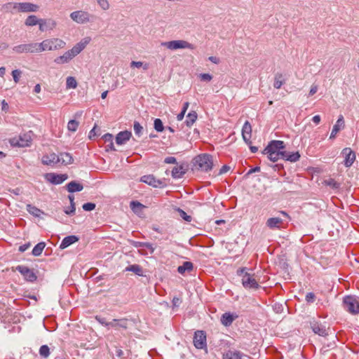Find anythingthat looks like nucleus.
Instances as JSON below:
<instances>
[{"label": "nucleus", "mask_w": 359, "mask_h": 359, "mask_svg": "<svg viewBox=\"0 0 359 359\" xmlns=\"http://www.w3.org/2000/svg\"><path fill=\"white\" fill-rule=\"evenodd\" d=\"M88 43V39H84L79 43H76L71 50H67L62 55L56 57L54 60V62L58 65L68 63L86 48Z\"/></svg>", "instance_id": "nucleus-1"}, {"label": "nucleus", "mask_w": 359, "mask_h": 359, "mask_svg": "<svg viewBox=\"0 0 359 359\" xmlns=\"http://www.w3.org/2000/svg\"><path fill=\"white\" fill-rule=\"evenodd\" d=\"M194 167L202 172H209L213 168L212 156L208 154L198 155L194 158Z\"/></svg>", "instance_id": "nucleus-2"}, {"label": "nucleus", "mask_w": 359, "mask_h": 359, "mask_svg": "<svg viewBox=\"0 0 359 359\" xmlns=\"http://www.w3.org/2000/svg\"><path fill=\"white\" fill-rule=\"evenodd\" d=\"M65 44V42L60 39H46L41 43H38V50L39 53L45 50H57L63 48Z\"/></svg>", "instance_id": "nucleus-3"}, {"label": "nucleus", "mask_w": 359, "mask_h": 359, "mask_svg": "<svg viewBox=\"0 0 359 359\" xmlns=\"http://www.w3.org/2000/svg\"><path fill=\"white\" fill-rule=\"evenodd\" d=\"M32 132L29 131L23 134H20L18 137L11 138L10 143L13 147H29L32 140Z\"/></svg>", "instance_id": "nucleus-4"}, {"label": "nucleus", "mask_w": 359, "mask_h": 359, "mask_svg": "<svg viewBox=\"0 0 359 359\" xmlns=\"http://www.w3.org/2000/svg\"><path fill=\"white\" fill-rule=\"evenodd\" d=\"M344 307L346 311L351 314L359 313V300L355 296H346L343 300Z\"/></svg>", "instance_id": "nucleus-5"}, {"label": "nucleus", "mask_w": 359, "mask_h": 359, "mask_svg": "<svg viewBox=\"0 0 359 359\" xmlns=\"http://www.w3.org/2000/svg\"><path fill=\"white\" fill-rule=\"evenodd\" d=\"M161 46L170 50H177L184 48L194 50L195 48L194 45L184 40H174L170 41L162 42Z\"/></svg>", "instance_id": "nucleus-6"}, {"label": "nucleus", "mask_w": 359, "mask_h": 359, "mask_svg": "<svg viewBox=\"0 0 359 359\" xmlns=\"http://www.w3.org/2000/svg\"><path fill=\"white\" fill-rule=\"evenodd\" d=\"M38 43H22L13 47V51L18 54L37 53L39 52Z\"/></svg>", "instance_id": "nucleus-7"}, {"label": "nucleus", "mask_w": 359, "mask_h": 359, "mask_svg": "<svg viewBox=\"0 0 359 359\" xmlns=\"http://www.w3.org/2000/svg\"><path fill=\"white\" fill-rule=\"evenodd\" d=\"M15 7L20 13H35L39 10V6L30 2H15Z\"/></svg>", "instance_id": "nucleus-8"}, {"label": "nucleus", "mask_w": 359, "mask_h": 359, "mask_svg": "<svg viewBox=\"0 0 359 359\" xmlns=\"http://www.w3.org/2000/svg\"><path fill=\"white\" fill-rule=\"evenodd\" d=\"M194 344L198 349L206 348V334L204 331L198 330L195 332L194 337Z\"/></svg>", "instance_id": "nucleus-9"}, {"label": "nucleus", "mask_w": 359, "mask_h": 359, "mask_svg": "<svg viewBox=\"0 0 359 359\" xmlns=\"http://www.w3.org/2000/svg\"><path fill=\"white\" fill-rule=\"evenodd\" d=\"M140 181L155 188L164 187L166 185L164 181L156 179L153 175H144L141 177Z\"/></svg>", "instance_id": "nucleus-10"}, {"label": "nucleus", "mask_w": 359, "mask_h": 359, "mask_svg": "<svg viewBox=\"0 0 359 359\" xmlns=\"http://www.w3.org/2000/svg\"><path fill=\"white\" fill-rule=\"evenodd\" d=\"M16 270L20 272L27 281L34 282L36 280L37 277L33 270L29 269L27 266L20 265L16 267Z\"/></svg>", "instance_id": "nucleus-11"}, {"label": "nucleus", "mask_w": 359, "mask_h": 359, "mask_svg": "<svg viewBox=\"0 0 359 359\" xmlns=\"http://www.w3.org/2000/svg\"><path fill=\"white\" fill-rule=\"evenodd\" d=\"M242 284L246 289H257L259 287L257 281L247 272L242 278Z\"/></svg>", "instance_id": "nucleus-12"}, {"label": "nucleus", "mask_w": 359, "mask_h": 359, "mask_svg": "<svg viewBox=\"0 0 359 359\" xmlns=\"http://www.w3.org/2000/svg\"><path fill=\"white\" fill-rule=\"evenodd\" d=\"M344 157V165L347 168L351 167L355 160V152L349 147L344 148L341 151Z\"/></svg>", "instance_id": "nucleus-13"}, {"label": "nucleus", "mask_w": 359, "mask_h": 359, "mask_svg": "<svg viewBox=\"0 0 359 359\" xmlns=\"http://www.w3.org/2000/svg\"><path fill=\"white\" fill-rule=\"evenodd\" d=\"M285 148V144L280 140H273L269 142L268 146L264 149L263 153H269L270 151L284 152L281 151Z\"/></svg>", "instance_id": "nucleus-14"}, {"label": "nucleus", "mask_w": 359, "mask_h": 359, "mask_svg": "<svg viewBox=\"0 0 359 359\" xmlns=\"http://www.w3.org/2000/svg\"><path fill=\"white\" fill-rule=\"evenodd\" d=\"M71 18L77 23H84L89 20L90 15L88 12L77 11L70 14Z\"/></svg>", "instance_id": "nucleus-15"}, {"label": "nucleus", "mask_w": 359, "mask_h": 359, "mask_svg": "<svg viewBox=\"0 0 359 359\" xmlns=\"http://www.w3.org/2000/svg\"><path fill=\"white\" fill-rule=\"evenodd\" d=\"M284 219L278 217H270L266 222V226L272 230L283 228Z\"/></svg>", "instance_id": "nucleus-16"}, {"label": "nucleus", "mask_w": 359, "mask_h": 359, "mask_svg": "<svg viewBox=\"0 0 359 359\" xmlns=\"http://www.w3.org/2000/svg\"><path fill=\"white\" fill-rule=\"evenodd\" d=\"M46 179L53 184H60L65 181L68 176L67 174L48 173Z\"/></svg>", "instance_id": "nucleus-17"}, {"label": "nucleus", "mask_w": 359, "mask_h": 359, "mask_svg": "<svg viewBox=\"0 0 359 359\" xmlns=\"http://www.w3.org/2000/svg\"><path fill=\"white\" fill-rule=\"evenodd\" d=\"M252 126L248 121H246L242 128V137L246 144H251Z\"/></svg>", "instance_id": "nucleus-18"}, {"label": "nucleus", "mask_w": 359, "mask_h": 359, "mask_svg": "<svg viewBox=\"0 0 359 359\" xmlns=\"http://www.w3.org/2000/svg\"><path fill=\"white\" fill-rule=\"evenodd\" d=\"M345 127V122L344 119V116L342 115H339V118L334 125L333 128L332 130L330 139H334L337 134Z\"/></svg>", "instance_id": "nucleus-19"}, {"label": "nucleus", "mask_w": 359, "mask_h": 359, "mask_svg": "<svg viewBox=\"0 0 359 359\" xmlns=\"http://www.w3.org/2000/svg\"><path fill=\"white\" fill-rule=\"evenodd\" d=\"M56 22L52 19H41L39 24V30L45 32L52 30L55 27Z\"/></svg>", "instance_id": "nucleus-20"}, {"label": "nucleus", "mask_w": 359, "mask_h": 359, "mask_svg": "<svg viewBox=\"0 0 359 359\" xmlns=\"http://www.w3.org/2000/svg\"><path fill=\"white\" fill-rule=\"evenodd\" d=\"M42 163L47 165H53L59 163L58 155L55 153L44 155L42 157Z\"/></svg>", "instance_id": "nucleus-21"}, {"label": "nucleus", "mask_w": 359, "mask_h": 359, "mask_svg": "<svg viewBox=\"0 0 359 359\" xmlns=\"http://www.w3.org/2000/svg\"><path fill=\"white\" fill-rule=\"evenodd\" d=\"M114 327L115 329H118L119 327L127 329L128 328V319L126 318H121V319H113L112 321L109 322V327Z\"/></svg>", "instance_id": "nucleus-22"}, {"label": "nucleus", "mask_w": 359, "mask_h": 359, "mask_svg": "<svg viewBox=\"0 0 359 359\" xmlns=\"http://www.w3.org/2000/svg\"><path fill=\"white\" fill-rule=\"evenodd\" d=\"M243 357H248L238 351L229 350L223 354L222 359H243Z\"/></svg>", "instance_id": "nucleus-23"}, {"label": "nucleus", "mask_w": 359, "mask_h": 359, "mask_svg": "<svg viewBox=\"0 0 359 359\" xmlns=\"http://www.w3.org/2000/svg\"><path fill=\"white\" fill-rule=\"evenodd\" d=\"M132 134L128 130L121 131L116 137V142L117 144L121 145L125 144L130 140Z\"/></svg>", "instance_id": "nucleus-24"}, {"label": "nucleus", "mask_w": 359, "mask_h": 359, "mask_svg": "<svg viewBox=\"0 0 359 359\" xmlns=\"http://www.w3.org/2000/svg\"><path fill=\"white\" fill-rule=\"evenodd\" d=\"M311 328L315 334L319 336L325 337L327 335V331L325 326L318 323H313L311 324Z\"/></svg>", "instance_id": "nucleus-25"}, {"label": "nucleus", "mask_w": 359, "mask_h": 359, "mask_svg": "<svg viewBox=\"0 0 359 359\" xmlns=\"http://www.w3.org/2000/svg\"><path fill=\"white\" fill-rule=\"evenodd\" d=\"M78 241H79V238L76 236L72 235V236H66L62 241V242L60 245V248L65 249V248L69 247V245H71L72 244H74V243L77 242Z\"/></svg>", "instance_id": "nucleus-26"}, {"label": "nucleus", "mask_w": 359, "mask_h": 359, "mask_svg": "<svg viewBox=\"0 0 359 359\" xmlns=\"http://www.w3.org/2000/svg\"><path fill=\"white\" fill-rule=\"evenodd\" d=\"M66 187L67 191L70 193L81 191L83 189V185L76 181L70 182L66 185Z\"/></svg>", "instance_id": "nucleus-27"}, {"label": "nucleus", "mask_w": 359, "mask_h": 359, "mask_svg": "<svg viewBox=\"0 0 359 359\" xmlns=\"http://www.w3.org/2000/svg\"><path fill=\"white\" fill-rule=\"evenodd\" d=\"M237 318L236 315H233L231 313H224L221 318L222 323L225 326H229L232 324L235 318Z\"/></svg>", "instance_id": "nucleus-28"}, {"label": "nucleus", "mask_w": 359, "mask_h": 359, "mask_svg": "<svg viewBox=\"0 0 359 359\" xmlns=\"http://www.w3.org/2000/svg\"><path fill=\"white\" fill-rule=\"evenodd\" d=\"M300 158V154L298 151L290 153L287 151H285L283 154V159L286 161H289L290 162H296L299 161Z\"/></svg>", "instance_id": "nucleus-29"}, {"label": "nucleus", "mask_w": 359, "mask_h": 359, "mask_svg": "<svg viewBox=\"0 0 359 359\" xmlns=\"http://www.w3.org/2000/svg\"><path fill=\"white\" fill-rule=\"evenodd\" d=\"M59 163L61 164L68 165L73 162V158L72 155L67 152L60 153L58 155Z\"/></svg>", "instance_id": "nucleus-30"}, {"label": "nucleus", "mask_w": 359, "mask_h": 359, "mask_svg": "<svg viewBox=\"0 0 359 359\" xmlns=\"http://www.w3.org/2000/svg\"><path fill=\"white\" fill-rule=\"evenodd\" d=\"M194 265L191 262H184L182 265L179 266L177 271L180 274H184L186 271L190 272L193 270Z\"/></svg>", "instance_id": "nucleus-31"}, {"label": "nucleus", "mask_w": 359, "mask_h": 359, "mask_svg": "<svg viewBox=\"0 0 359 359\" xmlns=\"http://www.w3.org/2000/svg\"><path fill=\"white\" fill-rule=\"evenodd\" d=\"M40 22H41V19L38 18L34 15H29L26 18V20L25 21V25L27 27H32V26H34L36 25H39Z\"/></svg>", "instance_id": "nucleus-32"}, {"label": "nucleus", "mask_w": 359, "mask_h": 359, "mask_svg": "<svg viewBox=\"0 0 359 359\" xmlns=\"http://www.w3.org/2000/svg\"><path fill=\"white\" fill-rule=\"evenodd\" d=\"M285 83V79L283 74L276 73L274 76L273 87L276 89H279Z\"/></svg>", "instance_id": "nucleus-33"}, {"label": "nucleus", "mask_w": 359, "mask_h": 359, "mask_svg": "<svg viewBox=\"0 0 359 359\" xmlns=\"http://www.w3.org/2000/svg\"><path fill=\"white\" fill-rule=\"evenodd\" d=\"M126 271H131L140 276H143L142 268L138 264H132L125 269Z\"/></svg>", "instance_id": "nucleus-34"}, {"label": "nucleus", "mask_w": 359, "mask_h": 359, "mask_svg": "<svg viewBox=\"0 0 359 359\" xmlns=\"http://www.w3.org/2000/svg\"><path fill=\"white\" fill-rule=\"evenodd\" d=\"M197 113L194 111H192L189 112L187 116L185 121V123L188 127H191L196 121L197 119Z\"/></svg>", "instance_id": "nucleus-35"}, {"label": "nucleus", "mask_w": 359, "mask_h": 359, "mask_svg": "<svg viewBox=\"0 0 359 359\" xmlns=\"http://www.w3.org/2000/svg\"><path fill=\"white\" fill-rule=\"evenodd\" d=\"M45 246H46V243L44 242L39 243L34 247V248L32 251V254L35 257H38V256L41 255Z\"/></svg>", "instance_id": "nucleus-36"}, {"label": "nucleus", "mask_w": 359, "mask_h": 359, "mask_svg": "<svg viewBox=\"0 0 359 359\" xmlns=\"http://www.w3.org/2000/svg\"><path fill=\"white\" fill-rule=\"evenodd\" d=\"M27 210L31 215L38 217H40L43 213V211H41L40 209L30 204L27 205Z\"/></svg>", "instance_id": "nucleus-37"}, {"label": "nucleus", "mask_w": 359, "mask_h": 359, "mask_svg": "<svg viewBox=\"0 0 359 359\" xmlns=\"http://www.w3.org/2000/svg\"><path fill=\"white\" fill-rule=\"evenodd\" d=\"M268 155V158L273 162L277 161L279 158H283V152L270 151L269 153H264Z\"/></svg>", "instance_id": "nucleus-38"}, {"label": "nucleus", "mask_w": 359, "mask_h": 359, "mask_svg": "<svg viewBox=\"0 0 359 359\" xmlns=\"http://www.w3.org/2000/svg\"><path fill=\"white\" fill-rule=\"evenodd\" d=\"M184 174L182 166H177L173 168L172 170V176L173 178H180Z\"/></svg>", "instance_id": "nucleus-39"}, {"label": "nucleus", "mask_w": 359, "mask_h": 359, "mask_svg": "<svg viewBox=\"0 0 359 359\" xmlns=\"http://www.w3.org/2000/svg\"><path fill=\"white\" fill-rule=\"evenodd\" d=\"M324 184L333 189H338L340 187V184L332 178L325 180Z\"/></svg>", "instance_id": "nucleus-40"}, {"label": "nucleus", "mask_w": 359, "mask_h": 359, "mask_svg": "<svg viewBox=\"0 0 359 359\" xmlns=\"http://www.w3.org/2000/svg\"><path fill=\"white\" fill-rule=\"evenodd\" d=\"M68 198H69V202H70L71 210H70V211L65 210V212L67 215H70L74 214L75 210H76L75 203H74V195H69Z\"/></svg>", "instance_id": "nucleus-41"}, {"label": "nucleus", "mask_w": 359, "mask_h": 359, "mask_svg": "<svg viewBox=\"0 0 359 359\" xmlns=\"http://www.w3.org/2000/svg\"><path fill=\"white\" fill-rule=\"evenodd\" d=\"M130 207L133 212H137L141 210L144 206L138 201H133L130 203Z\"/></svg>", "instance_id": "nucleus-42"}, {"label": "nucleus", "mask_w": 359, "mask_h": 359, "mask_svg": "<svg viewBox=\"0 0 359 359\" xmlns=\"http://www.w3.org/2000/svg\"><path fill=\"white\" fill-rule=\"evenodd\" d=\"M77 86V82L76 79L72 76L67 78L66 87L67 88H76Z\"/></svg>", "instance_id": "nucleus-43"}, {"label": "nucleus", "mask_w": 359, "mask_h": 359, "mask_svg": "<svg viewBox=\"0 0 359 359\" xmlns=\"http://www.w3.org/2000/svg\"><path fill=\"white\" fill-rule=\"evenodd\" d=\"M39 354L41 357L48 358L50 355V348L47 345H43L39 348Z\"/></svg>", "instance_id": "nucleus-44"}, {"label": "nucleus", "mask_w": 359, "mask_h": 359, "mask_svg": "<svg viewBox=\"0 0 359 359\" xmlns=\"http://www.w3.org/2000/svg\"><path fill=\"white\" fill-rule=\"evenodd\" d=\"M149 64L148 63H145L144 64L142 62H140V61H132L130 62V67H137V68H140V67H143V69L144 70H147L149 69Z\"/></svg>", "instance_id": "nucleus-45"}, {"label": "nucleus", "mask_w": 359, "mask_h": 359, "mask_svg": "<svg viewBox=\"0 0 359 359\" xmlns=\"http://www.w3.org/2000/svg\"><path fill=\"white\" fill-rule=\"evenodd\" d=\"M154 126L157 132H162L164 130L163 122L160 118H156L154 120Z\"/></svg>", "instance_id": "nucleus-46"}, {"label": "nucleus", "mask_w": 359, "mask_h": 359, "mask_svg": "<svg viewBox=\"0 0 359 359\" xmlns=\"http://www.w3.org/2000/svg\"><path fill=\"white\" fill-rule=\"evenodd\" d=\"M79 126V123L75 120H71L68 122L67 128L71 132H75Z\"/></svg>", "instance_id": "nucleus-47"}, {"label": "nucleus", "mask_w": 359, "mask_h": 359, "mask_svg": "<svg viewBox=\"0 0 359 359\" xmlns=\"http://www.w3.org/2000/svg\"><path fill=\"white\" fill-rule=\"evenodd\" d=\"M96 2L103 11H107L109 8L108 0H96Z\"/></svg>", "instance_id": "nucleus-48"}, {"label": "nucleus", "mask_w": 359, "mask_h": 359, "mask_svg": "<svg viewBox=\"0 0 359 359\" xmlns=\"http://www.w3.org/2000/svg\"><path fill=\"white\" fill-rule=\"evenodd\" d=\"M15 2H8L4 4L1 6V9L6 12L10 11L11 9L17 10V8L15 7Z\"/></svg>", "instance_id": "nucleus-49"}, {"label": "nucleus", "mask_w": 359, "mask_h": 359, "mask_svg": "<svg viewBox=\"0 0 359 359\" xmlns=\"http://www.w3.org/2000/svg\"><path fill=\"white\" fill-rule=\"evenodd\" d=\"M21 75L22 71L20 69H15L12 72V76L15 83L19 82Z\"/></svg>", "instance_id": "nucleus-50"}, {"label": "nucleus", "mask_w": 359, "mask_h": 359, "mask_svg": "<svg viewBox=\"0 0 359 359\" xmlns=\"http://www.w3.org/2000/svg\"><path fill=\"white\" fill-rule=\"evenodd\" d=\"M133 128H134V131H135V135H137V136L140 137L141 135L142 131L143 130L142 126L140 124L139 122L135 121Z\"/></svg>", "instance_id": "nucleus-51"}, {"label": "nucleus", "mask_w": 359, "mask_h": 359, "mask_svg": "<svg viewBox=\"0 0 359 359\" xmlns=\"http://www.w3.org/2000/svg\"><path fill=\"white\" fill-rule=\"evenodd\" d=\"M180 214V216L187 222H190L191 221V217L188 215L183 210L177 208V210Z\"/></svg>", "instance_id": "nucleus-52"}, {"label": "nucleus", "mask_w": 359, "mask_h": 359, "mask_svg": "<svg viewBox=\"0 0 359 359\" xmlns=\"http://www.w3.org/2000/svg\"><path fill=\"white\" fill-rule=\"evenodd\" d=\"M95 318L96 319V320L100 323L101 325L108 327H109V322L107 321L106 318H104V317H102L100 316H96L95 317Z\"/></svg>", "instance_id": "nucleus-53"}, {"label": "nucleus", "mask_w": 359, "mask_h": 359, "mask_svg": "<svg viewBox=\"0 0 359 359\" xmlns=\"http://www.w3.org/2000/svg\"><path fill=\"white\" fill-rule=\"evenodd\" d=\"M316 296L313 292H309L305 297V299L308 303H313L315 300Z\"/></svg>", "instance_id": "nucleus-54"}, {"label": "nucleus", "mask_w": 359, "mask_h": 359, "mask_svg": "<svg viewBox=\"0 0 359 359\" xmlns=\"http://www.w3.org/2000/svg\"><path fill=\"white\" fill-rule=\"evenodd\" d=\"M200 79L203 81H210L212 79V76L210 74L204 73L200 74Z\"/></svg>", "instance_id": "nucleus-55"}, {"label": "nucleus", "mask_w": 359, "mask_h": 359, "mask_svg": "<svg viewBox=\"0 0 359 359\" xmlns=\"http://www.w3.org/2000/svg\"><path fill=\"white\" fill-rule=\"evenodd\" d=\"M104 140V141L107 142H110V144H111V147H113V142H112V140H113V136L111 134H109V133H106L103 135L102 137Z\"/></svg>", "instance_id": "nucleus-56"}, {"label": "nucleus", "mask_w": 359, "mask_h": 359, "mask_svg": "<svg viewBox=\"0 0 359 359\" xmlns=\"http://www.w3.org/2000/svg\"><path fill=\"white\" fill-rule=\"evenodd\" d=\"M97 126L96 124L93 126V128H91V137H99L100 136V133H98Z\"/></svg>", "instance_id": "nucleus-57"}, {"label": "nucleus", "mask_w": 359, "mask_h": 359, "mask_svg": "<svg viewBox=\"0 0 359 359\" xmlns=\"http://www.w3.org/2000/svg\"><path fill=\"white\" fill-rule=\"evenodd\" d=\"M130 243H131V245L136 248H143V243L144 242H140V241H130Z\"/></svg>", "instance_id": "nucleus-58"}, {"label": "nucleus", "mask_w": 359, "mask_h": 359, "mask_svg": "<svg viewBox=\"0 0 359 359\" xmlns=\"http://www.w3.org/2000/svg\"><path fill=\"white\" fill-rule=\"evenodd\" d=\"M318 91V86L317 85H315V84H313L311 87V89L309 90V96H312L314 94L316 93V92Z\"/></svg>", "instance_id": "nucleus-59"}, {"label": "nucleus", "mask_w": 359, "mask_h": 359, "mask_svg": "<svg viewBox=\"0 0 359 359\" xmlns=\"http://www.w3.org/2000/svg\"><path fill=\"white\" fill-rule=\"evenodd\" d=\"M143 248H146L149 250L150 254H152L154 251V248L153 247L152 244L150 243H143Z\"/></svg>", "instance_id": "nucleus-60"}, {"label": "nucleus", "mask_w": 359, "mask_h": 359, "mask_svg": "<svg viewBox=\"0 0 359 359\" xmlns=\"http://www.w3.org/2000/svg\"><path fill=\"white\" fill-rule=\"evenodd\" d=\"M164 162L165 163H175L177 162V160L175 157L173 156H168V157H166L164 160Z\"/></svg>", "instance_id": "nucleus-61"}, {"label": "nucleus", "mask_w": 359, "mask_h": 359, "mask_svg": "<svg viewBox=\"0 0 359 359\" xmlns=\"http://www.w3.org/2000/svg\"><path fill=\"white\" fill-rule=\"evenodd\" d=\"M30 243H25L24 245H22L19 247V251L21 252H25L29 247H30Z\"/></svg>", "instance_id": "nucleus-62"}, {"label": "nucleus", "mask_w": 359, "mask_h": 359, "mask_svg": "<svg viewBox=\"0 0 359 359\" xmlns=\"http://www.w3.org/2000/svg\"><path fill=\"white\" fill-rule=\"evenodd\" d=\"M208 60L214 64H219L220 62L219 59L215 56H210Z\"/></svg>", "instance_id": "nucleus-63"}, {"label": "nucleus", "mask_w": 359, "mask_h": 359, "mask_svg": "<svg viewBox=\"0 0 359 359\" xmlns=\"http://www.w3.org/2000/svg\"><path fill=\"white\" fill-rule=\"evenodd\" d=\"M229 170H230V167L226 165H224L221 168V169L219 170V174H224V173L228 172Z\"/></svg>", "instance_id": "nucleus-64"}]
</instances>
